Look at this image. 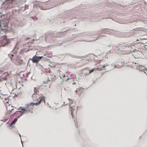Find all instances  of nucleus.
I'll use <instances>...</instances> for the list:
<instances>
[{
    "label": "nucleus",
    "mask_w": 147,
    "mask_h": 147,
    "mask_svg": "<svg viewBox=\"0 0 147 147\" xmlns=\"http://www.w3.org/2000/svg\"><path fill=\"white\" fill-rule=\"evenodd\" d=\"M2 46V45L1 44V43H0V47Z\"/></svg>",
    "instance_id": "nucleus-24"
},
{
    "label": "nucleus",
    "mask_w": 147,
    "mask_h": 147,
    "mask_svg": "<svg viewBox=\"0 0 147 147\" xmlns=\"http://www.w3.org/2000/svg\"><path fill=\"white\" fill-rule=\"evenodd\" d=\"M69 106L70 107V108H71V114L72 115V117H73V118H74V115H73V113H74V111H73L74 110V107H71V105L70 104H69Z\"/></svg>",
    "instance_id": "nucleus-12"
},
{
    "label": "nucleus",
    "mask_w": 147,
    "mask_h": 147,
    "mask_svg": "<svg viewBox=\"0 0 147 147\" xmlns=\"http://www.w3.org/2000/svg\"><path fill=\"white\" fill-rule=\"evenodd\" d=\"M35 103H31L29 104L26 105V107L24 108H22L24 114L31 113H33L32 110L34 108V105H36L35 104Z\"/></svg>",
    "instance_id": "nucleus-3"
},
{
    "label": "nucleus",
    "mask_w": 147,
    "mask_h": 147,
    "mask_svg": "<svg viewBox=\"0 0 147 147\" xmlns=\"http://www.w3.org/2000/svg\"><path fill=\"white\" fill-rule=\"evenodd\" d=\"M84 70H86L87 71L86 73H85L84 74V76H86L88 75H89L91 73L93 72L94 71H95V68H94L91 70H89L88 68H86L84 69Z\"/></svg>",
    "instance_id": "nucleus-7"
},
{
    "label": "nucleus",
    "mask_w": 147,
    "mask_h": 147,
    "mask_svg": "<svg viewBox=\"0 0 147 147\" xmlns=\"http://www.w3.org/2000/svg\"><path fill=\"white\" fill-rule=\"evenodd\" d=\"M9 40L7 39V38L5 37L1 41V43L2 45V46H4L6 45L9 42Z\"/></svg>",
    "instance_id": "nucleus-6"
},
{
    "label": "nucleus",
    "mask_w": 147,
    "mask_h": 147,
    "mask_svg": "<svg viewBox=\"0 0 147 147\" xmlns=\"http://www.w3.org/2000/svg\"><path fill=\"white\" fill-rule=\"evenodd\" d=\"M138 30V29L137 28H136L135 29H134L133 30H132L131 31H137Z\"/></svg>",
    "instance_id": "nucleus-20"
},
{
    "label": "nucleus",
    "mask_w": 147,
    "mask_h": 147,
    "mask_svg": "<svg viewBox=\"0 0 147 147\" xmlns=\"http://www.w3.org/2000/svg\"><path fill=\"white\" fill-rule=\"evenodd\" d=\"M86 60L85 59L82 60V61H85Z\"/></svg>",
    "instance_id": "nucleus-23"
},
{
    "label": "nucleus",
    "mask_w": 147,
    "mask_h": 147,
    "mask_svg": "<svg viewBox=\"0 0 147 147\" xmlns=\"http://www.w3.org/2000/svg\"><path fill=\"white\" fill-rule=\"evenodd\" d=\"M6 36V33L5 32H3V31H1L0 32V38L3 37H5Z\"/></svg>",
    "instance_id": "nucleus-10"
},
{
    "label": "nucleus",
    "mask_w": 147,
    "mask_h": 147,
    "mask_svg": "<svg viewBox=\"0 0 147 147\" xmlns=\"http://www.w3.org/2000/svg\"><path fill=\"white\" fill-rule=\"evenodd\" d=\"M13 10H12V13H13Z\"/></svg>",
    "instance_id": "nucleus-27"
},
{
    "label": "nucleus",
    "mask_w": 147,
    "mask_h": 147,
    "mask_svg": "<svg viewBox=\"0 0 147 147\" xmlns=\"http://www.w3.org/2000/svg\"><path fill=\"white\" fill-rule=\"evenodd\" d=\"M132 64H134V63L132 62H128L127 63L126 66L128 67H131L133 66L131 65H132Z\"/></svg>",
    "instance_id": "nucleus-13"
},
{
    "label": "nucleus",
    "mask_w": 147,
    "mask_h": 147,
    "mask_svg": "<svg viewBox=\"0 0 147 147\" xmlns=\"http://www.w3.org/2000/svg\"><path fill=\"white\" fill-rule=\"evenodd\" d=\"M106 66L105 65H102L101 66H98V67L97 68H95V71H100L102 70V69L105 68Z\"/></svg>",
    "instance_id": "nucleus-9"
},
{
    "label": "nucleus",
    "mask_w": 147,
    "mask_h": 147,
    "mask_svg": "<svg viewBox=\"0 0 147 147\" xmlns=\"http://www.w3.org/2000/svg\"><path fill=\"white\" fill-rule=\"evenodd\" d=\"M9 107V109L10 110H11V109H10V108L11 107H11V106H9H9H8L7 107H7Z\"/></svg>",
    "instance_id": "nucleus-22"
},
{
    "label": "nucleus",
    "mask_w": 147,
    "mask_h": 147,
    "mask_svg": "<svg viewBox=\"0 0 147 147\" xmlns=\"http://www.w3.org/2000/svg\"><path fill=\"white\" fill-rule=\"evenodd\" d=\"M17 65H20L23 63V60L21 57H18L17 58Z\"/></svg>",
    "instance_id": "nucleus-8"
},
{
    "label": "nucleus",
    "mask_w": 147,
    "mask_h": 147,
    "mask_svg": "<svg viewBox=\"0 0 147 147\" xmlns=\"http://www.w3.org/2000/svg\"><path fill=\"white\" fill-rule=\"evenodd\" d=\"M105 29H102V31H103V30H105Z\"/></svg>",
    "instance_id": "nucleus-28"
},
{
    "label": "nucleus",
    "mask_w": 147,
    "mask_h": 147,
    "mask_svg": "<svg viewBox=\"0 0 147 147\" xmlns=\"http://www.w3.org/2000/svg\"><path fill=\"white\" fill-rule=\"evenodd\" d=\"M9 107L7 108V110L8 111V113L7 114H9L10 117H11L14 115H16L18 116V118H19L22 114H24V113L22 112L23 111L22 109L20 111L13 112V111L14 110V109L12 108L11 110H10L9 109Z\"/></svg>",
    "instance_id": "nucleus-2"
},
{
    "label": "nucleus",
    "mask_w": 147,
    "mask_h": 147,
    "mask_svg": "<svg viewBox=\"0 0 147 147\" xmlns=\"http://www.w3.org/2000/svg\"><path fill=\"white\" fill-rule=\"evenodd\" d=\"M18 120L17 118L15 119L14 120H13L10 125V126H11L12 125H14L16 123V122Z\"/></svg>",
    "instance_id": "nucleus-14"
},
{
    "label": "nucleus",
    "mask_w": 147,
    "mask_h": 147,
    "mask_svg": "<svg viewBox=\"0 0 147 147\" xmlns=\"http://www.w3.org/2000/svg\"><path fill=\"white\" fill-rule=\"evenodd\" d=\"M49 81H50V80H49V79L48 78L47 81H46V82L44 81V83L45 84H46L47 83H48Z\"/></svg>",
    "instance_id": "nucleus-19"
},
{
    "label": "nucleus",
    "mask_w": 147,
    "mask_h": 147,
    "mask_svg": "<svg viewBox=\"0 0 147 147\" xmlns=\"http://www.w3.org/2000/svg\"><path fill=\"white\" fill-rule=\"evenodd\" d=\"M51 80L53 82H54L55 80V78H52L51 79Z\"/></svg>",
    "instance_id": "nucleus-21"
},
{
    "label": "nucleus",
    "mask_w": 147,
    "mask_h": 147,
    "mask_svg": "<svg viewBox=\"0 0 147 147\" xmlns=\"http://www.w3.org/2000/svg\"><path fill=\"white\" fill-rule=\"evenodd\" d=\"M25 10L27 9H28V6L27 5H25Z\"/></svg>",
    "instance_id": "nucleus-18"
},
{
    "label": "nucleus",
    "mask_w": 147,
    "mask_h": 147,
    "mask_svg": "<svg viewBox=\"0 0 147 147\" xmlns=\"http://www.w3.org/2000/svg\"><path fill=\"white\" fill-rule=\"evenodd\" d=\"M68 100L70 102H71V103H72L73 102V100L71 98H68Z\"/></svg>",
    "instance_id": "nucleus-17"
},
{
    "label": "nucleus",
    "mask_w": 147,
    "mask_h": 147,
    "mask_svg": "<svg viewBox=\"0 0 147 147\" xmlns=\"http://www.w3.org/2000/svg\"><path fill=\"white\" fill-rule=\"evenodd\" d=\"M74 121H75V124L76 125V122L75 121V120H74Z\"/></svg>",
    "instance_id": "nucleus-25"
},
{
    "label": "nucleus",
    "mask_w": 147,
    "mask_h": 147,
    "mask_svg": "<svg viewBox=\"0 0 147 147\" xmlns=\"http://www.w3.org/2000/svg\"><path fill=\"white\" fill-rule=\"evenodd\" d=\"M9 76L8 73L6 72L4 73L0 78V81L6 80L7 79V77Z\"/></svg>",
    "instance_id": "nucleus-5"
},
{
    "label": "nucleus",
    "mask_w": 147,
    "mask_h": 147,
    "mask_svg": "<svg viewBox=\"0 0 147 147\" xmlns=\"http://www.w3.org/2000/svg\"><path fill=\"white\" fill-rule=\"evenodd\" d=\"M26 51V49H23L21 51L20 53H23L24 52H25Z\"/></svg>",
    "instance_id": "nucleus-16"
},
{
    "label": "nucleus",
    "mask_w": 147,
    "mask_h": 147,
    "mask_svg": "<svg viewBox=\"0 0 147 147\" xmlns=\"http://www.w3.org/2000/svg\"><path fill=\"white\" fill-rule=\"evenodd\" d=\"M13 1V0H6V2L8 3H11Z\"/></svg>",
    "instance_id": "nucleus-15"
},
{
    "label": "nucleus",
    "mask_w": 147,
    "mask_h": 147,
    "mask_svg": "<svg viewBox=\"0 0 147 147\" xmlns=\"http://www.w3.org/2000/svg\"><path fill=\"white\" fill-rule=\"evenodd\" d=\"M34 93L32 95V98L34 101L37 102L35 103L36 105L40 104L41 102H44L45 104V97L43 96H40L39 94H37L39 91L35 87L34 88Z\"/></svg>",
    "instance_id": "nucleus-1"
},
{
    "label": "nucleus",
    "mask_w": 147,
    "mask_h": 147,
    "mask_svg": "<svg viewBox=\"0 0 147 147\" xmlns=\"http://www.w3.org/2000/svg\"><path fill=\"white\" fill-rule=\"evenodd\" d=\"M75 92H77V91H75Z\"/></svg>",
    "instance_id": "nucleus-29"
},
{
    "label": "nucleus",
    "mask_w": 147,
    "mask_h": 147,
    "mask_svg": "<svg viewBox=\"0 0 147 147\" xmlns=\"http://www.w3.org/2000/svg\"><path fill=\"white\" fill-rule=\"evenodd\" d=\"M126 47L124 46H121L118 49V50L119 51H124V49Z\"/></svg>",
    "instance_id": "nucleus-11"
},
{
    "label": "nucleus",
    "mask_w": 147,
    "mask_h": 147,
    "mask_svg": "<svg viewBox=\"0 0 147 147\" xmlns=\"http://www.w3.org/2000/svg\"><path fill=\"white\" fill-rule=\"evenodd\" d=\"M8 25V23H7L6 24V25H5V26H7V25Z\"/></svg>",
    "instance_id": "nucleus-26"
},
{
    "label": "nucleus",
    "mask_w": 147,
    "mask_h": 147,
    "mask_svg": "<svg viewBox=\"0 0 147 147\" xmlns=\"http://www.w3.org/2000/svg\"><path fill=\"white\" fill-rule=\"evenodd\" d=\"M146 69H147V68H146Z\"/></svg>",
    "instance_id": "nucleus-30"
},
{
    "label": "nucleus",
    "mask_w": 147,
    "mask_h": 147,
    "mask_svg": "<svg viewBox=\"0 0 147 147\" xmlns=\"http://www.w3.org/2000/svg\"><path fill=\"white\" fill-rule=\"evenodd\" d=\"M43 56L37 57L35 55L32 58V62L34 63H37L40 60V59H43Z\"/></svg>",
    "instance_id": "nucleus-4"
}]
</instances>
